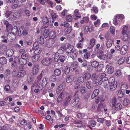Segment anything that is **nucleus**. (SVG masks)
<instances>
[{
    "label": "nucleus",
    "instance_id": "nucleus-1",
    "mask_svg": "<svg viewBox=\"0 0 130 130\" xmlns=\"http://www.w3.org/2000/svg\"><path fill=\"white\" fill-rule=\"evenodd\" d=\"M122 27L121 32L122 35L121 37V39L124 41H127L128 39L130 40V32L126 34L128 29V27L125 25H123Z\"/></svg>",
    "mask_w": 130,
    "mask_h": 130
},
{
    "label": "nucleus",
    "instance_id": "nucleus-2",
    "mask_svg": "<svg viewBox=\"0 0 130 130\" xmlns=\"http://www.w3.org/2000/svg\"><path fill=\"white\" fill-rule=\"evenodd\" d=\"M108 82L110 86V90H113L116 88L117 84L115 82V78L113 77H110L108 80Z\"/></svg>",
    "mask_w": 130,
    "mask_h": 130
},
{
    "label": "nucleus",
    "instance_id": "nucleus-3",
    "mask_svg": "<svg viewBox=\"0 0 130 130\" xmlns=\"http://www.w3.org/2000/svg\"><path fill=\"white\" fill-rule=\"evenodd\" d=\"M14 61L16 63L19 64L21 65H24L27 63V60L19 57H15Z\"/></svg>",
    "mask_w": 130,
    "mask_h": 130
},
{
    "label": "nucleus",
    "instance_id": "nucleus-4",
    "mask_svg": "<svg viewBox=\"0 0 130 130\" xmlns=\"http://www.w3.org/2000/svg\"><path fill=\"white\" fill-rule=\"evenodd\" d=\"M52 61V59L50 57H44L42 60L41 63L43 65L48 66L51 63Z\"/></svg>",
    "mask_w": 130,
    "mask_h": 130
},
{
    "label": "nucleus",
    "instance_id": "nucleus-5",
    "mask_svg": "<svg viewBox=\"0 0 130 130\" xmlns=\"http://www.w3.org/2000/svg\"><path fill=\"white\" fill-rule=\"evenodd\" d=\"M65 60V57L62 55H61L58 53H56L55 55V60L58 62L59 61L60 62H63Z\"/></svg>",
    "mask_w": 130,
    "mask_h": 130
},
{
    "label": "nucleus",
    "instance_id": "nucleus-6",
    "mask_svg": "<svg viewBox=\"0 0 130 130\" xmlns=\"http://www.w3.org/2000/svg\"><path fill=\"white\" fill-rule=\"evenodd\" d=\"M73 99L71 101V105L72 106H74L76 105L78 103L79 99L78 95L75 94L73 97Z\"/></svg>",
    "mask_w": 130,
    "mask_h": 130
},
{
    "label": "nucleus",
    "instance_id": "nucleus-7",
    "mask_svg": "<svg viewBox=\"0 0 130 130\" xmlns=\"http://www.w3.org/2000/svg\"><path fill=\"white\" fill-rule=\"evenodd\" d=\"M6 38L8 41L12 42L15 40L16 38L15 36L12 32H9L7 34Z\"/></svg>",
    "mask_w": 130,
    "mask_h": 130
},
{
    "label": "nucleus",
    "instance_id": "nucleus-8",
    "mask_svg": "<svg viewBox=\"0 0 130 130\" xmlns=\"http://www.w3.org/2000/svg\"><path fill=\"white\" fill-rule=\"evenodd\" d=\"M122 107L121 104L120 103H117L112 108V110L113 111L112 112V114L115 113L116 111L120 110Z\"/></svg>",
    "mask_w": 130,
    "mask_h": 130
},
{
    "label": "nucleus",
    "instance_id": "nucleus-9",
    "mask_svg": "<svg viewBox=\"0 0 130 130\" xmlns=\"http://www.w3.org/2000/svg\"><path fill=\"white\" fill-rule=\"evenodd\" d=\"M97 56L99 58L102 60L107 59L108 56V54H107L104 55L102 51L100 52L99 54H97Z\"/></svg>",
    "mask_w": 130,
    "mask_h": 130
},
{
    "label": "nucleus",
    "instance_id": "nucleus-10",
    "mask_svg": "<svg viewBox=\"0 0 130 130\" xmlns=\"http://www.w3.org/2000/svg\"><path fill=\"white\" fill-rule=\"evenodd\" d=\"M128 50V46L127 45H123L120 49V53L121 55H125L127 53Z\"/></svg>",
    "mask_w": 130,
    "mask_h": 130
},
{
    "label": "nucleus",
    "instance_id": "nucleus-11",
    "mask_svg": "<svg viewBox=\"0 0 130 130\" xmlns=\"http://www.w3.org/2000/svg\"><path fill=\"white\" fill-rule=\"evenodd\" d=\"M68 94V93L66 92H62L58 98V102H60L64 98L67 96Z\"/></svg>",
    "mask_w": 130,
    "mask_h": 130
},
{
    "label": "nucleus",
    "instance_id": "nucleus-12",
    "mask_svg": "<svg viewBox=\"0 0 130 130\" xmlns=\"http://www.w3.org/2000/svg\"><path fill=\"white\" fill-rule=\"evenodd\" d=\"M39 66L37 64H35L34 65L32 69V73L34 75L37 74L39 72Z\"/></svg>",
    "mask_w": 130,
    "mask_h": 130
},
{
    "label": "nucleus",
    "instance_id": "nucleus-13",
    "mask_svg": "<svg viewBox=\"0 0 130 130\" xmlns=\"http://www.w3.org/2000/svg\"><path fill=\"white\" fill-rule=\"evenodd\" d=\"M79 14V11L77 9H75L74 11V14L73 15V17L76 20L78 18L81 17V16L78 15Z\"/></svg>",
    "mask_w": 130,
    "mask_h": 130
},
{
    "label": "nucleus",
    "instance_id": "nucleus-14",
    "mask_svg": "<svg viewBox=\"0 0 130 130\" xmlns=\"http://www.w3.org/2000/svg\"><path fill=\"white\" fill-rule=\"evenodd\" d=\"M108 79L107 77H106L104 80H102L101 83L102 86H103L105 88H107L108 87V85L107 81Z\"/></svg>",
    "mask_w": 130,
    "mask_h": 130
},
{
    "label": "nucleus",
    "instance_id": "nucleus-15",
    "mask_svg": "<svg viewBox=\"0 0 130 130\" xmlns=\"http://www.w3.org/2000/svg\"><path fill=\"white\" fill-rule=\"evenodd\" d=\"M78 63L77 62L75 61L71 63L70 68L72 71H74L77 67Z\"/></svg>",
    "mask_w": 130,
    "mask_h": 130
},
{
    "label": "nucleus",
    "instance_id": "nucleus-16",
    "mask_svg": "<svg viewBox=\"0 0 130 130\" xmlns=\"http://www.w3.org/2000/svg\"><path fill=\"white\" fill-rule=\"evenodd\" d=\"M54 43L53 39H49L46 41V43L47 46L48 47H52Z\"/></svg>",
    "mask_w": 130,
    "mask_h": 130
},
{
    "label": "nucleus",
    "instance_id": "nucleus-17",
    "mask_svg": "<svg viewBox=\"0 0 130 130\" xmlns=\"http://www.w3.org/2000/svg\"><path fill=\"white\" fill-rule=\"evenodd\" d=\"M7 49V47L5 45H3L0 47V53L1 54H3Z\"/></svg>",
    "mask_w": 130,
    "mask_h": 130
},
{
    "label": "nucleus",
    "instance_id": "nucleus-18",
    "mask_svg": "<svg viewBox=\"0 0 130 130\" xmlns=\"http://www.w3.org/2000/svg\"><path fill=\"white\" fill-rule=\"evenodd\" d=\"M72 98V96L71 95H69L66 98L64 103V105H67L70 103Z\"/></svg>",
    "mask_w": 130,
    "mask_h": 130
},
{
    "label": "nucleus",
    "instance_id": "nucleus-19",
    "mask_svg": "<svg viewBox=\"0 0 130 130\" xmlns=\"http://www.w3.org/2000/svg\"><path fill=\"white\" fill-rule=\"evenodd\" d=\"M6 55L9 57L11 56L14 54V51L11 49H8L6 52Z\"/></svg>",
    "mask_w": 130,
    "mask_h": 130
},
{
    "label": "nucleus",
    "instance_id": "nucleus-20",
    "mask_svg": "<svg viewBox=\"0 0 130 130\" xmlns=\"http://www.w3.org/2000/svg\"><path fill=\"white\" fill-rule=\"evenodd\" d=\"M56 34L55 32L53 30L49 32V37L52 39L56 37Z\"/></svg>",
    "mask_w": 130,
    "mask_h": 130
},
{
    "label": "nucleus",
    "instance_id": "nucleus-21",
    "mask_svg": "<svg viewBox=\"0 0 130 130\" xmlns=\"http://www.w3.org/2000/svg\"><path fill=\"white\" fill-rule=\"evenodd\" d=\"M40 57L39 54H34L31 58L33 62H35L38 61Z\"/></svg>",
    "mask_w": 130,
    "mask_h": 130
},
{
    "label": "nucleus",
    "instance_id": "nucleus-22",
    "mask_svg": "<svg viewBox=\"0 0 130 130\" xmlns=\"http://www.w3.org/2000/svg\"><path fill=\"white\" fill-rule=\"evenodd\" d=\"M11 74L10 70L8 69L6 70L5 71L4 73L5 78L8 79L9 77Z\"/></svg>",
    "mask_w": 130,
    "mask_h": 130
},
{
    "label": "nucleus",
    "instance_id": "nucleus-23",
    "mask_svg": "<svg viewBox=\"0 0 130 130\" xmlns=\"http://www.w3.org/2000/svg\"><path fill=\"white\" fill-rule=\"evenodd\" d=\"M121 20L116 18L113 20V24L116 25H120L121 23Z\"/></svg>",
    "mask_w": 130,
    "mask_h": 130
},
{
    "label": "nucleus",
    "instance_id": "nucleus-24",
    "mask_svg": "<svg viewBox=\"0 0 130 130\" xmlns=\"http://www.w3.org/2000/svg\"><path fill=\"white\" fill-rule=\"evenodd\" d=\"M26 74V72L24 71H19L17 74V76L19 77L23 76Z\"/></svg>",
    "mask_w": 130,
    "mask_h": 130
},
{
    "label": "nucleus",
    "instance_id": "nucleus-25",
    "mask_svg": "<svg viewBox=\"0 0 130 130\" xmlns=\"http://www.w3.org/2000/svg\"><path fill=\"white\" fill-rule=\"evenodd\" d=\"M7 63V60L6 58L4 57L0 58V64H6Z\"/></svg>",
    "mask_w": 130,
    "mask_h": 130
},
{
    "label": "nucleus",
    "instance_id": "nucleus-26",
    "mask_svg": "<svg viewBox=\"0 0 130 130\" xmlns=\"http://www.w3.org/2000/svg\"><path fill=\"white\" fill-rule=\"evenodd\" d=\"M42 21L44 24H46L48 22V19L47 17L45 15L43 16L41 18Z\"/></svg>",
    "mask_w": 130,
    "mask_h": 130
},
{
    "label": "nucleus",
    "instance_id": "nucleus-27",
    "mask_svg": "<svg viewBox=\"0 0 130 130\" xmlns=\"http://www.w3.org/2000/svg\"><path fill=\"white\" fill-rule=\"evenodd\" d=\"M74 79V76L73 75H71L67 77L66 81L68 83H70L73 81Z\"/></svg>",
    "mask_w": 130,
    "mask_h": 130
},
{
    "label": "nucleus",
    "instance_id": "nucleus-28",
    "mask_svg": "<svg viewBox=\"0 0 130 130\" xmlns=\"http://www.w3.org/2000/svg\"><path fill=\"white\" fill-rule=\"evenodd\" d=\"M48 82L49 80L48 78L47 77H44L42 80V84L43 86H45L47 85Z\"/></svg>",
    "mask_w": 130,
    "mask_h": 130
},
{
    "label": "nucleus",
    "instance_id": "nucleus-29",
    "mask_svg": "<svg viewBox=\"0 0 130 130\" xmlns=\"http://www.w3.org/2000/svg\"><path fill=\"white\" fill-rule=\"evenodd\" d=\"M89 21V19L88 17H84L83 18L82 20L80 21L82 24L88 23Z\"/></svg>",
    "mask_w": 130,
    "mask_h": 130
},
{
    "label": "nucleus",
    "instance_id": "nucleus-30",
    "mask_svg": "<svg viewBox=\"0 0 130 130\" xmlns=\"http://www.w3.org/2000/svg\"><path fill=\"white\" fill-rule=\"evenodd\" d=\"M114 71V68L112 66L109 67L107 70V73L108 74H112Z\"/></svg>",
    "mask_w": 130,
    "mask_h": 130
},
{
    "label": "nucleus",
    "instance_id": "nucleus-31",
    "mask_svg": "<svg viewBox=\"0 0 130 130\" xmlns=\"http://www.w3.org/2000/svg\"><path fill=\"white\" fill-rule=\"evenodd\" d=\"M83 76L86 80H88L90 78L91 75L89 73L86 72L84 73Z\"/></svg>",
    "mask_w": 130,
    "mask_h": 130
},
{
    "label": "nucleus",
    "instance_id": "nucleus-32",
    "mask_svg": "<svg viewBox=\"0 0 130 130\" xmlns=\"http://www.w3.org/2000/svg\"><path fill=\"white\" fill-rule=\"evenodd\" d=\"M73 46L72 45L68 46L66 50V52L68 54L71 53L73 50Z\"/></svg>",
    "mask_w": 130,
    "mask_h": 130
},
{
    "label": "nucleus",
    "instance_id": "nucleus-33",
    "mask_svg": "<svg viewBox=\"0 0 130 130\" xmlns=\"http://www.w3.org/2000/svg\"><path fill=\"white\" fill-rule=\"evenodd\" d=\"M88 121L89 123L91 124L92 127H94L96 125V122L95 121L89 119L88 120Z\"/></svg>",
    "mask_w": 130,
    "mask_h": 130
},
{
    "label": "nucleus",
    "instance_id": "nucleus-34",
    "mask_svg": "<svg viewBox=\"0 0 130 130\" xmlns=\"http://www.w3.org/2000/svg\"><path fill=\"white\" fill-rule=\"evenodd\" d=\"M95 40L94 38H92L90 40V48L93 47L95 44Z\"/></svg>",
    "mask_w": 130,
    "mask_h": 130
},
{
    "label": "nucleus",
    "instance_id": "nucleus-35",
    "mask_svg": "<svg viewBox=\"0 0 130 130\" xmlns=\"http://www.w3.org/2000/svg\"><path fill=\"white\" fill-rule=\"evenodd\" d=\"M13 26L11 24H9L6 27V31L8 32L9 31L12 30Z\"/></svg>",
    "mask_w": 130,
    "mask_h": 130
},
{
    "label": "nucleus",
    "instance_id": "nucleus-36",
    "mask_svg": "<svg viewBox=\"0 0 130 130\" xmlns=\"http://www.w3.org/2000/svg\"><path fill=\"white\" fill-rule=\"evenodd\" d=\"M91 11H93L94 13H97L98 11V8L95 5H93L92 8L91 9Z\"/></svg>",
    "mask_w": 130,
    "mask_h": 130
},
{
    "label": "nucleus",
    "instance_id": "nucleus-37",
    "mask_svg": "<svg viewBox=\"0 0 130 130\" xmlns=\"http://www.w3.org/2000/svg\"><path fill=\"white\" fill-rule=\"evenodd\" d=\"M79 90L82 93H84L86 92V88L84 86H81L79 87Z\"/></svg>",
    "mask_w": 130,
    "mask_h": 130
},
{
    "label": "nucleus",
    "instance_id": "nucleus-38",
    "mask_svg": "<svg viewBox=\"0 0 130 130\" xmlns=\"http://www.w3.org/2000/svg\"><path fill=\"white\" fill-rule=\"evenodd\" d=\"M103 108V104L102 103H100L98 105L97 110L98 112L101 111L102 110Z\"/></svg>",
    "mask_w": 130,
    "mask_h": 130
},
{
    "label": "nucleus",
    "instance_id": "nucleus-39",
    "mask_svg": "<svg viewBox=\"0 0 130 130\" xmlns=\"http://www.w3.org/2000/svg\"><path fill=\"white\" fill-rule=\"evenodd\" d=\"M92 66L94 68H96L98 65L99 63L97 61H94L92 62L91 63Z\"/></svg>",
    "mask_w": 130,
    "mask_h": 130
},
{
    "label": "nucleus",
    "instance_id": "nucleus-40",
    "mask_svg": "<svg viewBox=\"0 0 130 130\" xmlns=\"http://www.w3.org/2000/svg\"><path fill=\"white\" fill-rule=\"evenodd\" d=\"M92 82L91 81H87L86 83V86L88 89H91V83Z\"/></svg>",
    "mask_w": 130,
    "mask_h": 130
},
{
    "label": "nucleus",
    "instance_id": "nucleus-41",
    "mask_svg": "<svg viewBox=\"0 0 130 130\" xmlns=\"http://www.w3.org/2000/svg\"><path fill=\"white\" fill-rule=\"evenodd\" d=\"M72 29V27L71 26H70L69 27L66 28L64 29V31L66 33L69 34L71 31Z\"/></svg>",
    "mask_w": 130,
    "mask_h": 130
},
{
    "label": "nucleus",
    "instance_id": "nucleus-42",
    "mask_svg": "<svg viewBox=\"0 0 130 130\" xmlns=\"http://www.w3.org/2000/svg\"><path fill=\"white\" fill-rule=\"evenodd\" d=\"M112 41L111 40H108L107 41L106 45L107 47L109 48L112 45Z\"/></svg>",
    "mask_w": 130,
    "mask_h": 130
},
{
    "label": "nucleus",
    "instance_id": "nucleus-43",
    "mask_svg": "<svg viewBox=\"0 0 130 130\" xmlns=\"http://www.w3.org/2000/svg\"><path fill=\"white\" fill-rule=\"evenodd\" d=\"M128 86L126 84H123L121 86V89L122 90H124L127 89L128 88Z\"/></svg>",
    "mask_w": 130,
    "mask_h": 130
},
{
    "label": "nucleus",
    "instance_id": "nucleus-44",
    "mask_svg": "<svg viewBox=\"0 0 130 130\" xmlns=\"http://www.w3.org/2000/svg\"><path fill=\"white\" fill-rule=\"evenodd\" d=\"M61 71L59 69H56L54 71V73L55 75L57 76H59L61 74Z\"/></svg>",
    "mask_w": 130,
    "mask_h": 130
},
{
    "label": "nucleus",
    "instance_id": "nucleus-45",
    "mask_svg": "<svg viewBox=\"0 0 130 130\" xmlns=\"http://www.w3.org/2000/svg\"><path fill=\"white\" fill-rule=\"evenodd\" d=\"M43 35L45 38H46L49 36V30L47 29H45Z\"/></svg>",
    "mask_w": 130,
    "mask_h": 130
},
{
    "label": "nucleus",
    "instance_id": "nucleus-46",
    "mask_svg": "<svg viewBox=\"0 0 130 130\" xmlns=\"http://www.w3.org/2000/svg\"><path fill=\"white\" fill-rule=\"evenodd\" d=\"M106 74L104 73H101L99 75V77L101 79L100 80H103L106 77H105Z\"/></svg>",
    "mask_w": 130,
    "mask_h": 130
},
{
    "label": "nucleus",
    "instance_id": "nucleus-47",
    "mask_svg": "<svg viewBox=\"0 0 130 130\" xmlns=\"http://www.w3.org/2000/svg\"><path fill=\"white\" fill-rule=\"evenodd\" d=\"M49 12L50 13V14L51 16L53 18H54L56 17V14L54 13V11L51 9H49Z\"/></svg>",
    "mask_w": 130,
    "mask_h": 130
},
{
    "label": "nucleus",
    "instance_id": "nucleus-48",
    "mask_svg": "<svg viewBox=\"0 0 130 130\" xmlns=\"http://www.w3.org/2000/svg\"><path fill=\"white\" fill-rule=\"evenodd\" d=\"M116 17L122 20L124 18V15L122 14H120L116 15Z\"/></svg>",
    "mask_w": 130,
    "mask_h": 130
},
{
    "label": "nucleus",
    "instance_id": "nucleus-49",
    "mask_svg": "<svg viewBox=\"0 0 130 130\" xmlns=\"http://www.w3.org/2000/svg\"><path fill=\"white\" fill-rule=\"evenodd\" d=\"M20 57L23 59H25L26 60H27V59L28 58V55L25 53L21 54V56Z\"/></svg>",
    "mask_w": 130,
    "mask_h": 130
},
{
    "label": "nucleus",
    "instance_id": "nucleus-50",
    "mask_svg": "<svg viewBox=\"0 0 130 130\" xmlns=\"http://www.w3.org/2000/svg\"><path fill=\"white\" fill-rule=\"evenodd\" d=\"M130 102L129 99H125L123 101V104L125 106L128 105L129 103Z\"/></svg>",
    "mask_w": 130,
    "mask_h": 130
},
{
    "label": "nucleus",
    "instance_id": "nucleus-51",
    "mask_svg": "<svg viewBox=\"0 0 130 130\" xmlns=\"http://www.w3.org/2000/svg\"><path fill=\"white\" fill-rule=\"evenodd\" d=\"M70 68L68 66L64 67V71L65 73L66 74H68L70 71Z\"/></svg>",
    "mask_w": 130,
    "mask_h": 130
},
{
    "label": "nucleus",
    "instance_id": "nucleus-52",
    "mask_svg": "<svg viewBox=\"0 0 130 130\" xmlns=\"http://www.w3.org/2000/svg\"><path fill=\"white\" fill-rule=\"evenodd\" d=\"M66 19L67 21L70 22L72 20V17L70 15H68L66 16Z\"/></svg>",
    "mask_w": 130,
    "mask_h": 130
},
{
    "label": "nucleus",
    "instance_id": "nucleus-53",
    "mask_svg": "<svg viewBox=\"0 0 130 130\" xmlns=\"http://www.w3.org/2000/svg\"><path fill=\"white\" fill-rule=\"evenodd\" d=\"M102 81V80H99L98 79H96L95 80H93V83L96 86H97L98 85H101Z\"/></svg>",
    "mask_w": 130,
    "mask_h": 130
},
{
    "label": "nucleus",
    "instance_id": "nucleus-54",
    "mask_svg": "<svg viewBox=\"0 0 130 130\" xmlns=\"http://www.w3.org/2000/svg\"><path fill=\"white\" fill-rule=\"evenodd\" d=\"M34 52V54H39L41 53V49L40 48H36Z\"/></svg>",
    "mask_w": 130,
    "mask_h": 130
},
{
    "label": "nucleus",
    "instance_id": "nucleus-55",
    "mask_svg": "<svg viewBox=\"0 0 130 130\" xmlns=\"http://www.w3.org/2000/svg\"><path fill=\"white\" fill-rule=\"evenodd\" d=\"M110 104L111 105L112 108L116 104L115 98H114L110 101Z\"/></svg>",
    "mask_w": 130,
    "mask_h": 130
},
{
    "label": "nucleus",
    "instance_id": "nucleus-56",
    "mask_svg": "<svg viewBox=\"0 0 130 130\" xmlns=\"http://www.w3.org/2000/svg\"><path fill=\"white\" fill-rule=\"evenodd\" d=\"M84 77L82 76L78 77L77 79L78 82L80 84L84 82Z\"/></svg>",
    "mask_w": 130,
    "mask_h": 130
},
{
    "label": "nucleus",
    "instance_id": "nucleus-57",
    "mask_svg": "<svg viewBox=\"0 0 130 130\" xmlns=\"http://www.w3.org/2000/svg\"><path fill=\"white\" fill-rule=\"evenodd\" d=\"M122 75V73L121 71L119 70H117L115 73V75L118 77Z\"/></svg>",
    "mask_w": 130,
    "mask_h": 130
},
{
    "label": "nucleus",
    "instance_id": "nucleus-58",
    "mask_svg": "<svg viewBox=\"0 0 130 130\" xmlns=\"http://www.w3.org/2000/svg\"><path fill=\"white\" fill-rule=\"evenodd\" d=\"M97 70L98 72H100L102 71L103 69V65L100 64L97 67Z\"/></svg>",
    "mask_w": 130,
    "mask_h": 130
},
{
    "label": "nucleus",
    "instance_id": "nucleus-59",
    "mask_svg": "<svg viewBox=\"0 0 130 130\" xmlns=\"http://www.w3.org/2000/svg\"><path fill=\"white\" fill-rule=\"evenodd\" d=\"M125 58H122L119 60L118 63L119 64H121L123 63L124 61Z\"/></svg>",
    "mask_w": 130,
    "mask_h": 130
},
{
    "label": "nucleus",
    "instance_id": "nucleus-60",
    "mask_svg": "<svg viewBox=\"0 0 130 130\" xmlns=\"http://www.w3.org/2000/svg\"><path fill=\"white\" fill-rule=\"evenodd\" d=\"M110 32L111 34L114 35L115 34V29L113 26H111L110 27Z\"/></svg>",
    "mask_w": 130,
    "mask_h": 130
},
{
    "label": "nucleus",
    "instance_id": "nucleus-61",
    "mask_svg": "<svg viewBox=\"0 0 130 130\" xmlns=\"http://www.w3.org/2000/svg\"><path fill=\"white\" fill-rule=\"evenodd\" d=\"M22 31H23V28L22 27L20 28L19 30L18 36H20L22 35Z\"/></svg>",
    "mask_w": 130,
    "mask_h": 130
},
{
    "label": "nucleus",
    "instance_id": "nucleus-62",
    "mask_svg": "<svg viewBox=\"0 0 130 130\" xmlns=\"http://www.w3.org/2000/svg\"><path fill=\"white\" fill-rule=\"evenodd\" d=\"M123 93L122 92L121 90H119L118 91V96L119 97L122 98L123 96Z\"/></svg>",
    "mask_w": 130,
    "mask_h": 130
},
{
    "label": "nucleus",
    "instance_id": "nucleus-63",
    "mask_svg": "<svg viewBox=\"0 0 130 130\" xmlns=\"http://www.w3.org/2000/svg\"><path fill=\"white\" fill-rule=\"evenodd\" d=\"M33 46L34 47H32V48L33 50H35L36 48H39V46L37 42H35L33 44Z\"/></svg>",
    "mask_w": 130,
    "mask_h": 130
},
{
    "label": "nucleus",
    "instance_id": "nucleus-64",
    "mask_svg": "<svg viewBox=\"0 0 130 130\" xmlns=\"http://www.w3.org/2000/svg\"><path fill=\"white\" fill-rule=\"evenodd\" d=\"M50 79L52 82H55L56 79V76L53 75L51 76Z\"/></svg>",
    "mask_w": 130,
    "mask_h": 130
}]
</instances>
